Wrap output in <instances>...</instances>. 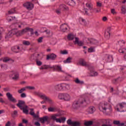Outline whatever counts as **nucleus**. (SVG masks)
I'll use <instances>...</instances> for the list:
<instances>
[{
  "instance_id": "17",
  "label": "nucleus",
  "mask_w": 126,
  "mask_h": 126,
  "mask_svg": "<svg viewBox=\"0 0 126 126\" xmlns=\"http://www.w3.org/2000/svg\"><path fill=\"white\" fill-rule=\"evenodd\" d=\"M12 51L14 53H19V50H20V47L18 46H15L11 48Z\"/></svg>"
},
{
  "instance_id": "53",
  "label": "nucleus",
  "mask_w": 126,
  "mask_h": 126,
  "mask_svg": "<svg viewBox=\"0 0 126 126\" xmlns=\"http://www.w3.org/2000/svg\"><path fill=\"white\" fill-rule=\"evenodd\" d=\"M38 43H42L43 42V37H39L37 40Z\"/></svg>"
},
{
  "instance_id": "16",
  "label": "nucleus",
  "mask_w": 126,
  "mask_h": 126,
  "mask_svg": "<svg viewBox=\"0 0 126 126\" xmlns=\"http://www.w3.org/2000/svg\"><path fill=\"white\" fill-rule=\"evenodd\" d=\"M80 64H81V65H82L83 66H90V64L87 63H86V62H85V61H84V60L83 59L80 60Z\"/></svg>"
},
{
  "instance_id": "50",
  "label": "nucleus",
  "mask_w": 126,
  "mask_h": 126,
  "mask_svg": "<svg viewBox=\"0 0 126 126\" xmlns=\"http://www.w3.org/2000/svg\"><path fill=\"white\" fill-rule=\"evenodd\" d=\"M54 111H55V108L49 107L48 108V111L49 112H54Z\"/></svg>"
},
{
  "instance_id": "11",
  "label": "nucleus",
  "mask_w": 126,
  "mask_h": 126,
  "mask_svg": "<svg viewBox=\"0 0 126 126\" xmlns=\"http://www.w3.org/2000/svg\"><path fill=\"white\" fill-rule=\"evenodd\" d=\"M54 88L57 91H62L63 89V86L62 84H59L54 86Z\"/></svg>"
},
{
  "instance_id": "10",
  "label": "nucleus",
  "mask_w": 126,
  "mask_h": 126,
  "mask_svg": "<svg viewBox=\"0 0 126 126\" xmlns=\"http://www.w3.org/2000/svg\"><path fill=\"white\" fill-rule=\"evenodd\" d=\"M17 32H15V31L12 30L8 32L7 34L5 36V39H7V38H11L13 35H16Z\"/></svg>"
},
{
  "instance_id": "49",
  "label": "nucleus",
  "mask_w": 126,
  "mask_h": 126,
  "mask_svg": "<svg viewBox=\"0 0 126 126\" xmlns=\"http://www.w3.org/2000/svg\"><path fill=\"white\" fill-rule=\"evenodd\" d=\"M46 100H47V101L49 102V104H53V100L51 99L50 98L47 97Z\"/></svg>"
},
{
  "instance_id": "63",
  "label": "nucleus",
  "mask_w": 126,
  "mask_h": 126,
  "mask_svg": "<svg viewBox=\"0 0 126 126\" xmlns=\"http://www.w3.org/2000/svg\"><path fill=\"white\" fill-rule=\"evenodd\" d=\"M0 102L2 103V104H3V103H5L4 100H3V99L2 98L0 97Z\"/></svg>"
},
{
  "instance_id": "13",
  "label": "nucleus",
  "mask_w": 126,
  "mask_h": 126,
  "mask_svg": "<svg viewBox=\"0 0 126 126\" xmlns=\"http://www.w3.org/2000/svg\"><path fill=\"white\" fill-rule=\"evenodd\" d=\"M56 58H57V55L54 54H52L50 55L47 56L46 60L49 61V60L51 59V60H56Z\"/></svg>"
},
{
  "instance_id": "52",
  "label": "nucleus",
  "mask_w": 126,
  "mask_h": 126,
  "mask_svg": "<svg viewBox=\"0 0 126 126\" xmlns=\"http://www.w3.org/2000/svg\"><path fill=\"white\" fill-rule=\"evenodd\" d=\"M41 98H42V99H43V100H46L47 98L48 97H47V96H46V95L44 94V95H40Z\"/></svg>"
},
{
  "instance_id": "9",
  "label": "nucleus",
  "mask_w": 126,
  "mask_h": 126,
  "mask_svg": "<svg viewBox=\"0 0 126 126\" xmlns=\"http://www.w3.org/2000/svg\"><path fill=\"white\" fill-rule=\"evenodd\" d=\"M107 106H108V103L104 102L100 103L99 105L98 109L101 111V110H103V111H106L107 110Z\"/></svg>"
},
{
  "instance_id": "23",
  "label": "nucleus",
  "mask_w": 126,
  "mask_h": 126,
  "mask_svg": "<svg viewBox=\"0 0 126 126\" xmlns=\"http://www.w3.org/2000/svg\"><path fill=\"white\" fill-rule=\"evenodd\" d=\"M75 38V36L72 33H69L67 36V39L70 41L73 40Z\"/></svg>"
},
{
  "instance_id": "15",
  "label": "nucleus",
  "mask_w": 126,
  "mask_h": 126,
  "mask_svg": "<svg viewBox=\"0 0 126 126\" xmlns=\"http://www.w3.org/2000/svg\"><path fill=\"white\" fill-rule=\"evenodd\" d=\"M118 52L121 54H125V55L124 56V59L126 60V48H120Z\"/></svg>"
},
{
  "instance_id": "29",
  "label": "nucleus",
  "mask_w": 126,
  "mask_h": 126,
  "mask_svg": "<svg viewBox=\"0 0 126 126\" xmlns=\"http://www.w3.org/2000/svg\"><path fill=\"white\" fill-rule=\"evenodd\" d=\"M90 44H92V45H95L96 44H97L98 41L96 39H91L90 40Z\"/></svg>"
},
{
  "instance_id": "47",
  "label": "nucleus",
  "mask_w": 126,
  "mask_h": 126,
  "mask_svg": "<svg viewBox=\"0 0 126 126\" xmlns=\"http://www.w3.org/2000/svg\"><path fill=\"white\" fill-rule=\"evenodd\" d=\"M3 91L4 92H8V91H10V89L9 87H6L3 88Z\"/></svg>"
},
{
  "instance_id": "32",
  "label": "nucleus",
  "mask_w": 126,
  "mask_h": 126,
  "mask_svg": "<svg viewBox=\"0 0 126 126\" xmlns=\"http://www.w3.org/2000/svg\"><path fill=\"white\" fill-rule=\"evenodd\" d=\"M14 77L12 78V79H14V80H16L19 76V74H18V72H15L13 74Z\"/></svg>"
},
{
  "instance_id": "26",
  "label": "nucleus",
  "mask_w": 126,
  "mask_h": 126,
  "mask_svg": "<svg viewBox=\"0 0 126 126\" xmlns=\"http://www.w3.org/2000/svg\"><path fill=\"white\" fill-rule=\"evenodd\" d=\"M74 81L77 84H81V85H82V84H84V82H83V81L79 80V79H78V78H76L75 80H74Z\"/></svg>"
},
{
  "instance_id": "55",
  "label": "nucleus",
  "mask_w": 126,
  "mask_h": 126,
  "mask_svg": "<svg viewBox=\"0 0 126 126\" xmlns=\"http://www.w3.org/2000/svg\"><path fill=\"white\" fill-rule=\"evenodd\" d=\"M67 53H68L66 50H64L61 52V54H62V55H67Z\"/></svg>"
},
{
  "instance_id": "4",
  "label": "nucleus",
  "mask_w": 126,
  "mask_h": 126,
  "mask_svg": "<svg viewBox=\"0 0 126 126\" xmlns=\"http://www.w3.org/2000/svg\"><path fill=\"white\" fill-rule=\"evenodd\" d=\"M59 98L61 100H64V101H70L71 97L68 94H61L59 95Z\"/></svg>"
},
{
  "instance_id": "51",
  "label": "nucleus",
  "mask_w": 126,
  "mask_h": 126,
  "mask_svg": "<svg viewBox=\"0 0 126 126\" xmlns=\"http://www.w3.org/2000/svg\"><path fill=\"white\" fill-rule=\"evenodd\" d=\"M96 6L97 7H102V3L97 2L96 3Z\"/></svg>"
},
{
  "instance_id": "42",
  "label": "nucleus",
  "mask_w": 126,
  "mask_h": 126,
  "mask_svg": "<svg viewBox=\"0 0 126 126\" xmlns=\"http://www.w3.org/2000/svg\"><path fill=\"white\" fill-rule=\"evenodd\" d=\"M29 89V90H35V87L32 86H27L26 87V89Z\"/></svg>"
},
{
  "instance_id": "46",
  "label": "nucleus",
  "mask_w": 126,
  "mask_h": 126,
  "mask_svg": "<svg viewBox=\"0 0 126 126\" xmlns=\"http://www.w3.org/2000/svg\"><path fill=\"white\" fill-rule=\"evenodd\" d=\"M58 119H60L61 121V123H64L65 122V120H66V118L65 117H62L61 118H58Z\"/></svg>"
},
{
  "instance_id": "36",
  "label": "nucleus",
  "mask_w": 126,
  "mask_h": 126,
  "mask_svg": "<svg viewBox=\"0 0 126 126\" xmlns=\"http://www.w3.org/2000/svg\"><path fill=\"white\" fill-rule=\"evenodd\" d=\"M86 5L89 10H91L93 8V7L90 3H87L86 4Z\"/></svg>"
},
{
  "instance_id": "14",
  "label": "nucleus",
  "mask_w": 126,
  "mask_h": 126,
  "mask_svg": "<svg viewBox=\"0 0 126 126\" xmlns=\"http://www.w3.org/2000/svg\"><path fill=\"white\" fill-rule=\"evenodd\" d=\"M60 28L62 32H65L67 30V25L64 23L61 26Z\"/></svg>"
},
{
  "instance_id": "43",
  "label": "nucleus",
  "mask_w": 126,
  "mask_h": 126,
  "mask_svg": "<svg viewBox=\"0 0 126 126\" xmlns=\"http://www.w3.org/2000/svg\"><path fill=\"white\" fill-rule=\"evenodd\" d=\"M23 44L25 46H29V45H30V42L25 40L23 42Z\"/></svg>"
},
{
  "instance_id": "18",
  "label": "nucleus",
  "mask_w": 126,
  "mask_h": 126,
  "mask_svg": "<svg viewBox=\"0 0 126 126\" xmlns=\"http://www.w3.org/2000/svg\"><path fill=\"white\" fill-rule=\"evenodd\" d=\"M39 120L42 123V124H44L45 122H48V120H49V117L46 116L42 118H40Z\"/></svg>"
},
{
  "instance_id": "7",
  "label": "nucleus",
  "mask_w": 126,
  "mask_h": 126,
  "mask_svg": "<svg viewBox=\"0 0 126 126\" xmlns=\"http://www.w3.org/2000/svg\"><path fill=\"white\" fill-rule=\"evenodd\" d=\"M57 117H60V115L58 114H53L51 116V120L53 122H56V123H62L60 119L57 118Z\"/></svg>"
},
{
  "instance_id": "5",
  "label": "nucleus",
  "mask_w": 126,
  "mask_h": 126,
  "mask_svg": "<svg viewBox=\"0 0 126 126\" xmlns=\"http://www.w3.org/2000/svg\"><path fill=\"white\" fill-rule=\"evenodd\" d=\"M24 7H25L28 10H32L34 8V4L31 2H27L23 4Z\"/></svg>"
},
{
  "instance_id": "3",
  "label": "nucleus",
  "mask_w": 126,
  "mask_h": 126,
  "mask_svg": "<svg viewBox=\"0 0 126 126\" xmlns=\"http://www.w3.org/2000/svg\"><path fill=\"white\" fill-rule=\"evenodd\" d=\"M33 31H34V30L32 28L27 27L22 31L17 32L16 33V36H22V35L25 34V33H27V32H33Z\"/></svg>"
},
{
  "instance_id": "59",
  "label": "nucleus",
  "mask_w": 126,
  "mask_h": 126,
  "mask_svg": "<svg viewBox=\"0 0 126 126\" xmlns=\"http://www.w3.org/2000/svg\"><path fill=\"white\" fill-rule=\"evenodd\" d=\"M17 115V111L14 110L13 111V114H12V117H14V115Z\"/></svg>"
},
{
  "instance_id": "61",
  "label": "nucleus",
  "mask_w": 126,
  "mask_h": 126,
  "mask_svg": "<svg viewBox=\"0 0 126 126\" xmlns=\"http://www.w3.org/2000/svg\"><path fill=\"white\" fill-rule=\"evenodd\" d=\"M22 122L23 123V124H28V120L23 119Z\"/></svg>"
},
{
  "instance_id": "22",
  "label": "nucleus",
  "mask_w": 126,
  "mask_h": 126,
  "mask_svg": "<svg viewBox=\"0 0 126 126\" xmlns=\"http://www.w3.org/2000/svg\"><path fill=\"white\" fill-rule=\"evenodd\" d=\"M49 68H53V67L51 66V65H43L39 69H49Z\"/></svg>"
},
{
  "instance_id": "19",
  "label": "nucleus",
  "mask_w": 126,
  "mask_h": 126,
  "mask_svg": "<svg viewBox=\"0 0 126 126\" xmlns=\"http://www.w3.org/2000/svg\"><path fill=\"white\" fill-rule=\"evenodd\" d=\"M59 8L61 10H68V7L63 4L60 5L59 6Z\"/></svg>"
},
{
  "instance_id": "8",
  "label": "nucleus",
  "mask_w": 126,
  "mask_h": 126,
  "mask_svg": "<svg viewBox=\"0 0 126 126\" xmlns=\"http://www.w3.org/2000/svg\"><path fill=\"white\" fill-rule=\"evenodd\" d=\"M6 95L7 96L8 99L13 103H16L17 101L16 100V99H15L13 96H12V94H10V93H7L6 94Z\"/></svg>"
},
{
  "instance_id": "60",
  "label": "nucleus",
  "mask_w": 126,
  "mask_h": 126,
  "mask_svg": "<svg viewBox=\"0 0 126 126\" xmlns=\"http://www.w3.org/2000/svg\"><path fill=\"white\" fill-rule=\"evenodd\" d=\"M34 125L36 126H41V124L38 122H35Z\"/></svg>"
},
{
  "instance_id": "38",
  "label": "nucleus",
  "mask_w": 126,
  "mask_h": 126,
  "mask_svg": "<svg viewBox=\"0 0 126 126\" xmlns=\"http://www.w3.org/2000/svg\"><path fill=\"white\" fill-rule=\"evenodd\" d=\"M121 11H122L121 13H122L123 14H126V6H123L122 7Z\"/></svg>"
},
{
  "instance_id": "57",
  "label": "nucleus",
  "mask_w": 126,
  "mask_h": 126,
  "mask_svg": "<svg viewBox=\"0 0 126 126\" xmlns=\"http://www.w3.org/2000/svg\"><path fill=\"white\" fill-rule=\"evenodd\" d=\"M88 9L87 8H84V11L85 12V14H87V15H88V12L87 11Z\"/></svg>"
},
{
  "instance_id": "34",
  "label": "nucleus",
  "mask_w": 126,
  "mask_h": 126,
  "mask_svg": "<svg viewBox=\"0 0 126 126\" xmlns=\"http://www.w3.org/2000/svg\"><path fill=\"white\" fill-rule=\"evenodd\" d=\"M9 61H11V62H12V63H14V60H13L12 59H10L9 58H4L3 60V62L4 63H7V62H9Z\"/></svg>"
},
{
  "instance_id": "20",
  "label": "nucleus",
  "mask_w": 126,
  "mask_h": 126,
  "mask_svg": "<svg viewBox=\"0 0 126 126\" xmlns=\"http://www.w3.org/2000/svg\"><path fill=\"white\" fill-rule=\"evenodd\" d=\"M34 111V109L33 108H31L30 114L31 115V116H33V118H35V119H38L39 118V115L35 114V112H34V111Z\"/></svg>"
},
{
  "instance_id": "35",
  "label": "nucleus",
  "mask_w": 126,
  "mask_h": 126,
  "mask_svg": "<svg viewBox=\"0 0 126 126\" xmlns=\"http://www.w3.org/2000/svg\"><path fill=\"white\" fill-rule=\"evenodd\" d=\"M95 111V107L93 106H91L89 108V112L90 114H93L94 113V111Z\"/></svg>"
},
{
  "instance_id": "45",
  "label": "nucleus",
  "mask_w": 126,
  "mask_h": 126,
  "mask_svg": "<svg viewBox=\"0 0 126 126\" xmlns=\"http://www.w3.org/2000/svg\"><path fill=\"white\" fill-rule=\"evenodd\" d=\"M36 60V62L37 65H38V66H40V65H42L43 63L41 61H38L37 60Z\"/></svg>"
},
{
  "instance_id": "37",
  "label": "nucleus",
  "mask_w": 126,
  "mask_h": 126,
  "mask_svg": "<svg viewBox=\"0 0 126 126\" xmlns=\"http://www.w3.org/2000/svg\"><path fill=\"white\" fill-rule=\"evenodd\" d=\"M26 91V87L23 88L21 89L20 90H19L18 91V93L19 94H21V93H23V92H24V91Z\"/></svg>"
},
{
  "instance_id": "25",
  "label": "nucleus",
  "mask_w": 126,
  "mask_h": 126,
  "mask_svg": "<svg viewBox=\"0 0 126 126\" xmlns=\"http://www.w3.org/2000/svg\"><path fill=\"white\" fill-rule=\"evenodd\" d=\"M113 124L116 125L118 126H125V123H121L120 121H113Z\"/></svg>"
},
{
  "instance_id": "58",
  "label": "nucleus",
  "mask_w": 126,
  "mask_h": 126,
  "mask_svg": "<svg viewBox=\"0 0 126 126\" xmlns=\"http://www.w3.org/2000/svg\"><path fill=\"white\" fill-rule=\"evenodd\" d=\"M44 32H46V34H47V35H50V33H51V32L50 31V30H45L44 31Z\"/></svg>"
},
{
  "instance_id": "24",
  "label": "nucleus",
  "mask_w": 126,
  "mask_h": 126,
  "mask_svg": "<svg viewBox=\"0 0 126 126\" xmlns=\"http://www.w3.org/2000/svg\"><path fill=\"white\" fill-rule=\"evenodd\" d=\"M66 2L68 5H75V2L73 0H66Z\"/></svg>"
},
{
  "instance_id": "41",
  "label": "nucleus",
  "mask_w": 126,
  "mask_h": 126,
  "mask_svg": "<svg viewBox=\"0 0 126 126\" xmlns=\"http://www.w3.org/2000/svg\"><path fill=\"white\" fill-rule=\"evenodd\" d=\"M9 14H13V13H15V9H11L10 10L8 11Z\"/></svg>"
},
{
  "instance_id": "56",
  "label": "nucleus",
  "mask_w": 126,
  "mask_h": 126,
  "mask_svg": "<svg viewBox=\"0 0 126 126\" xmlns=\"http://www.w3.org/2000/svg\"><path fill=\"white\" fill-rule=\"evenodd\" d=\"M21 98H25V97H26V94L25 93H22L21 94Z\"/></svg>"
},
{
  "instance_id": "6",
  "label": "nucleus",
  "mask_w": 126,
  "mask_h": 126,
  "mask_svg": "<svg viewBox=\"0 0 126 126\" xmlns=\"http://www.w3.org/2000/svg\"><path fill=\"white\" fill-rule=\"evenodd\" d=\"M67 124L69 126H81V123L77 121H72L71 120L68 119L67 121Z\"/></svg>"
},
{
  "instance_id": "21",
  "label": "nucleus",
  "mask_w": 126,
  "mask_h": 126,
  "mask_svg": "<svg viewBox=\"0 0 126 126\" xmlns=\"http://www.w3.org/2000/svg\"><path fill=\"white\" fill-rule=\"evenodd\" d=\"M52 68H53V70L55 71V70H57V71H62V67L59 65H57L55 66H54L52 67Z\"/></svg>"
},
{
  "instance_id": "39",
  "label": "nucleus",
  "mask_w": 126,
  "mask_h": 126,
  "mask_svg": "<svg viewBox=\"0 0 126 126\" xmlns=\"http://www.w3.org/2000/svg\"><path fill=\"white\" fill-rule=\"evenodd\" d=\"M119 81H122L121 80H120V77L113 80L114 84H117Z\"/></svg>"
},
{
  "instance_id": "48",
  "label": "nucleus",
  "mask_w": 126,
  "mask_h": 126,
  "mask_svg": "<svg viewBox=\"0 0 126 126\" xmlns=\"http://www.w3.org/2000/svg\"><path fill=\"white\" fill-rule=\"evenodd\" d=\"M80 22H82L83 23H84V24H85V23H86L85 22V20H84V19L82 18H80L79 19Z\"/></svg>"
},
{
  "instance_id": "64",
  "label": "nucleus",
  "mask_w": 126,
  "mask_h": 126,
  "mask_svg": "<svg viewBox=\"0 0 126 126\" xmlns=\"http://www.w3.org/2000/svg\"><path fill=\"white\" fill-rule=\"evenodd\" d=\"M5 126H10V122L8 121L5 125Z\"/></svg>"
},
{
  "instance_id": "54",
  "label": "nucleus",
  "mask_w": 126,
  "mask_h": 126,
  "mask_svg": "<svg viewBox=\"0 0 126 126\" xmlns=\"http://www.w3.org/2000/svg\"><path fill=\"white\" fill-rule=\"evenodd\" d=\"M111 11L112 14H117V12H116V10H115V9H112L111 10Z\"/></svg>"
},
{
  "instance_id": "27",
  "label": "nucleus",
  "mask_w": 126,
  "mask_h": 126,
  "mask_svg": "<svg viewBox=\"0 0 126 126\" xmlns=\"http://www.w3.org/2000/svg\"><path fill=\"white\" fill-rule=\"evenodd\" d=\"M39 54L35 53L32 56L31 59L32 60H37V59H38V57H39Z\"/></svg>"
},
{
  "instance_id": "44",
  "label": "nucleus",
  "mask_w": 126,
  "mask_h": 126,
  "mask_svg": "<svg viewBox=\"0 0 126 126\" xmlns=\"http://www.w3.org/2000/svg\"><path fill=\"white\" fill-rule=\"evenodd\" d=\"M94 49L95 48L94 47H91L90 48L88 49V52L89 53H93V52L94 51Z\"/></svg>"
},
{
  "instance_id": "30",
  "label": "nucleus",
  "mask_w": 126,
  "mask_h": 126,
  "mask_svg": "<svg viewBox=\"0 0 126 126\" xmlns=\"http://www.w3.org/2000/svg\"><path fill=\"white\" fill-rule=\"evenodd\" d=\"M71 60H72V58L68 57L66 60L63 61L64 63H71Z\"/></svg>"
},
{
  "instance_id": "40",
  "label": "nucleus",
  "mask_w": 126,
  "mask_h": 126,
  "mask_svg": "<svg viewBox=\"0 0 126 126\" xmlns=\"http://www.w3.org/2000/svg\"><path fill=\"white\" fill-rule=\"evenodd\" d=\"M13 19H15V17L9 16L7 18V20L8 21V22H10V21H12V20H13Z\"/></svg>"
},
{
  "instance_id": "62",
  "label": "nucleus",
  "mask_w": 126,
  "mask_h": 126,
  "mask_svg": "<svg viewBox=\"0 0 126 126\" xmlns=\"http://www.w3.org/2000/svg\"><path fill=\"white\" fill-rule=\"evenodd\" d=\"M56 11L57 14H61V10L60 9H57Z\"/></svg>"
},
{
  "instance_id": "33",
  "label": "nucleus",
  "mask_w": 126,
  "mask_h": 126,
  "mask_svg": "<svg viewBox=\"0 0 126 126\" xmlns=\"http://www.w3.org/2000/svg\"><path fill=\"white\" fill-rule=\"evenodd\" d=\"M110 36H111V33L109 32H105V37L106 39H110Z\"/></svg>"
},
{
  "instance_id": "31",
  "label": "nucleus",
  "mask_w": 126,
  "mask_h": 126,
  "mask_svg": "<svg viewBox=\"0 0 126 126\" xmlns=\"http://www.w3.org/2000/svg\"><path fill=\"white\" fill-rule=\"evenodd\" d=\"M93 125V121H88L84 123V126H90Z\"/></svg>"
},
{
  "instance_id": "2",
  "label": "nucleus",
  "mask_w": 126,
  "mask_h": 126,
  "mask_svg": "<svg viewBox=\"0 0 126 126\" xmlns=\"http://www.w3.org/2000/svg\"><path fill=\"white\" fill-rule=\"evenodd\" d=\"M25 104V101L23 100H18V103L17 104V107L20 109V110H22L24 114H26V115H28V109L25 108V107H23Z\"/></svg>"
},
{
  "instance_id": "28",
  "label": "nucleus",
  "mask_w": 126,
  "mask_h": 126,
  "mask_svg": "<svg viewBox=\"0 0 126 126\" xmlns=\"http://www.w3.org/2000/svg\"><path fill=\"white\" fill-rule=\"evenodd\" d=\"M63 89L64 88L65 89H67V90H68L69 88H70V86L69 84L66 83H63Z\"/></svg>"
},
{
  "instance_id": "1",
  "label": "nucleus",
  "mask_w": 126,
  "mask_h": 126,
  "mask_svg": "<svg viewBox=\"0 0 126 126\" xmlns=\"http://www.w3.org/2000/svg\"><path fill=\"white\" fill-rule=\"evenodd\" d=\"M84 104H86V99L81 97L73 102L72 108L73 110H77V109H79L80 107L83 106Z\"/></svg>"
},
{
  "instance_id": "12",
  "label": "nucleus",
  "mask_w": 126,
  "mask_h": 126,
  "mask_svg": "<svg viewBox=\"0 0 126 126\" xmlns=\"http://www.w3.org/2000/svg\"><path fill=\"white\" fill-rule=\"evenodd\" d=\"M75 44H77L78 46H81L84 45V42L82 41H79V38H78V37H75Z\"/></svg>"
}]
</instances>
